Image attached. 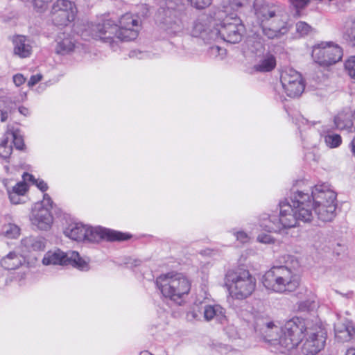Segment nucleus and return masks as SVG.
I'll return each mask as SVG.
<instances>
[{
	"mask_svg": "<svg viewBox=\"0 0 355 355\" xmlns=\"http://www.w3.org/2000/svg\"><path fill=\"white\" fill-rule=\"evenodd\" d=\"M141 28V22L137 16L126 13L119 21V26L110 20L103 24H96L92 27V37L96 40L107 42L114 49L118 41L135 40Z\"/></svg>",
	"mask_w": 355,
	"mask_h": 355,
	"instance_id": "f257e3e1",
	"label": "nucleus"
},
{
	"mask_svg": "<svg viewBox=\"0 0 355 355\" xmlns=\"http://www.w3.org/2000/svg\"><path fill=\"white\" fill-rule=\"evenodd\" d=\"M304 328V319L294 317L280 327L272 321L266 322L261 328L264 339L284 353L297 348L300 342L302 329Z\"/></svg>",
	"mask_w": 355,
	"mask_h": 355,
	"instance_id": "f03ea898",
	"label": "nucleus"
},
{
	"mask_svg": "<svg viewBox=\"0 0 355 355\" xmlns=\"http://www.w3.org/2000/svg\"><path fill=\"white\" fill-rule=\"evenodd\" d=\"M288 259L291 267L286 261V265L272 267L264 274L262 282L267 290L285 293L293 292L298 287L299 279L295 270L298 266V261L293 257Z\"/></svg>",
	"mask_w": 355,
	"mask_h": 355,
	"instance_id": "7ed1b4c3",
	"label": "nucleus"
},
{
	"mask_svg": "<svg viewBox=\"0 0 355 355\" xmlns=\"http://www.w3.org/2000/svg\"><path fill=\"white\" fill-rule=\"evenodd\" d=\"M156 285L162 295L178 304L191 290L190 280L181 273L169 272L161 275L156 279Z\"/></svg>",
	"mask_w": 355,
	"mask_h": 355,
	"instance_id": "20e7f679",
	"label": "nucleus"
},
{
	"mask_svg": "<svg viewBox=\"0 0 355 355\" xmlns=\"http://www.w3.org/2000/svg\"><path fill=\"white\" fill-rule=\"evenodd\" d=\"M225 286L232 298L244 300L255 290L256 279L248 270H230L225 275Z\"/></svg>",
	"mask_w": 355,
	"mask_h": 355,
	"instance_id": "39448f33",
	"label": "nucleus"
},
{
	"mask_svg": "<svg viewBox=\"0 0 355 355\" xmlns=\"http://www.w3.org/2000/svg\"><path fill=\"white\" fill-rule=\"evenodd\" d=\"M314 211L322 221H331L336 216V193L328 184H317L312 189Z\"/></svg>",
	"mask_w": 355,
	"mask_h": 355,
	"instance_id": "423d86ee",
	"label": "nucleus"
},
{
	"mask_svg": "<svg viewBox=\"0 0 355 355\" xmlns=\"http://www.w3.org/2000/svg\"><path fill=\"white\" fill-rule=\"evenodd\" d=\"M218 24L216 19L211 21V26L214 28L209 32L210 39L221 38L224 41L235 44L241 40L244 33V26L239 18L232 16H225Z\"/></svg>",
	"mask_w": 355,
	"mask_h": 355,
	"instance_id": "0eeeda50",
	"label": "nucleus"
},
{
	"mask_svg": "<svg viewBox=\"0 0 355 355\" xmlns=\"http://www.w3.org/2000/svg\"><path fill=\"white\" fill-rule=\"evenodd\" d=\"M304 328L302 329L300 342L303 343L300 347L302 355H315L322 350L325 345L327 332L318 324H313L304 319Z\"/></svg>",
	"mask_w": 355,
	"mask_h": 355,
	"instance_id": "6e6552de",
	"label": "nucleus"
},
{
	"mask_svg": "<svg viewBox=\"0 0 355 355\" xmlns=\"http://www.w3.org/2000/svg\"><path fill=\"white\" fill-rule=\"evenodd\" d=\"M254 14L260 23L268 24L272 28L280 30V33L288 31V15L286 12L270 6L262 0H257L254 4Z\"/></svg>",
	"mask_w": 355,
	"mask_h": 355,
	"instance_id": "1a4fd4ad",
	"label": "nucleus"
},
{
	"mask_svg": "<svg viewBox=\"0 0 355 355\" xmlns=\"http://www.w3.org/2000/svg\"><path fill=\"white\" fill-rule=\"evenodd\" d=\"M89 261L80 257L76 251L64 252L60 249L48 251L42 259L44 266L49 265H71L80 270L89 269Z\"/></svg>",
	"mask_w": 355,
	"mask_h": 355,
	"instance_id": "9d476101",
	"label": "nucleus"
},
{
	"mask_svg": "<svg viewBox=\"0 0 355 355\" xmlns=\"http://www.w3.org/2000/svg\"><path fill=\"white\" fill-rule=\"evenodd\" d=\"M311 55L319 65L329 67L342 60L343 50L335 42H321L313 46Z\"/></svg>",
	"mask_w": 355,
	"mask_h": 355,
	"instance_id": "9b49d317",
	"label": "nucleus"
},
{
	"mask_svg": "<svg viewBox=\"0 0 355 355\" xmlns=\"http://www.w3.org/2000/svg\"><path fill=\"white\" fill-rule=\"evenodd\" d=\"M280 80L285 93L291 98L300 96L304 90L305 84L301 74L293 69L283 70Z\"/></svg>",
	"mask_w": 355,
	"mask_h": 355,
	"instance_id": "f8f14e48",
	"label": "nucleus"
},
{
	"mask_svg": "<svg viewBox=\"0 0 355 355\" xmlns=\"http://www.w3.org/2000/svg\"><path fill=\"white\" fill-rule=\"evenodd\" d=\"M76 14V6L69 0L55 1L51 10L52 20L58 26H67L74 20Z\"/></svg>",
	"mask_w": 355,
	"mask_h": 355,
	"instance_id": "ddd939ff",
	"label": "nucleus"
},
{
	"mask_svg": "<svg viewBox=\"0 0 355 355\" xmlns=\"http://www.w3.org/2000/svg\"><path fill=\"white\" fill-rule=\"evenodd\" d=\"M291 202L294 204L299 222L309 223L313 220L314 202L308 193L301 191L294 193L291 196Z\"/></svg>",
	"mask_w": 355,
	"mask_h": 355,
	"instance_id": "4468645a",
	"label": "nucleus"
},
{
	"mask_svg": "<svg viewBox=\"0 0 355 355\" xmlns=\"http://www.w3.org/2000/svg\"><path fill=\"white\" fill-rule=\"evenodd\" d=\"M85 239L89 242H98L102 239L110 241H124L129 238L127 235L114 230L101 227H92L87 226Z\"/></svg>",
	"mask_w": 355,
	"mask_h": 355,
	"instance_id": "2eb2a0df",
	"label": "nucleus"
},
{
	"mask_svg": "<svg viewBox=\"0 0 355 355\" xmlns=\"http://www.w3.org/2000/svg\"><path fill=\"white\" fill-rule=\"evenodd\" d=\"M279 219L282 225V229H289L296 227L299 223L297 215L291 198L282 201L279 203Z\"/></svg>",
	"mask_w": 355,
	"mask_h": 355,
	"instance_id": "dca6fc26",
	"label": "nucleus"
},
{
	"mask_svg": "<svg viewBox=\"0 0 355 355\" xmlns=\"http://www.w3.org/2000/svg\"><path fill=\"white\" fill-rule=\"evenodd\" d=\"M30 220L33 225L41 230H48L51 228L53 217L48 207L42 205H35Z\"/></svg>",
	"mask_w": 355,
	"mask_h": 355,
	"instance_id": "f3484780",
	"label": "nucleus"
},
{
	"mask_svg": "<svg viewBox=\"0 0 355 355\" xmlns=\"http://www.w3.org/2000/svg\"><path fill=\"white\" fill-rule=\"evenodd\" d=\"M78 46L70 35L60 33L55 40V51L57 54L65 55L73 52Z\"/></svg>",
	"mask_w": 355,
	"mask_h": 355,
	"instance_id": "a211bd4d",
	"label": "nucleus"
},
{
	"mask_svg": "<svg viewBox=\"0 0 355 355\" xmlns=\"http://www.w3.org/2000/svg\"><path fill=\"white\" fill-rule=\"evenodd\" d=\"M46 247L45 239L39 236H26L21 239L20 250L22 253L43 251Z\"/></svg>",
	"mask_w": 355,
	"mask_h": 355,
	"instance_id": "6ab92c4d",
	"label": "nucleus"
},
{
	"mask_svg": "<svg viewBox=\"0 0 355 355\" xmlns=\"http://www.w3.org/2000/svg\"><path fill=\"white\" fill-rule=\"evenodd\" d=\"M33 42L29 38L18 35L13 40L14 53L19 58H28L33 51Z\"/></svg>",
	"mask_w": 355,
	"mask_h": 355,
	"instance_id": "aec40b11",
	"label": "nucleus"
},
{
	"mask_svg": "<svg viewBox=\"0 0 355 355\" xmlns=\"http://www.w3.org/2000/svg\"><path fill=\"white\" fill-rule=\"evenodd\" d=\"M334 331L337 340L342 343L351 340L355 335V329L349 321L337 323Z\"/></svg>",
	"mask_w": 355,
	"mask_h": 355,
	"instance_id": "412c9836",
	"label": "nucleus"
},
{
	"mask_svg": "<svg viewBox=\"0 0 355 355\" xmlns=\"http://www.w3.org/2000/svg\"><path fill=\"white\" fill-rule=\"evenodd\" d=\"M87 225L81 223H74L69 224L64 230V235L74 241H85L87 235Z\"/></svg>",
	"mask_w": 355,
	"mask_h": 355,
	"instance_id": "4be33fe9",
	"label": "nucleus"
},
{
	"mask_svg": "<svg viewBox=\"0 0 355 355\" xmlns=\"http://www.w3.org/2000/svg\"><path fill=\"white\" fill-rule=\"evenodd\" d=\"M259 225L263 231L268 232H280L282 230L279 218L275 216H270L266 214L261 216Z\"/></svg>",
	"mask_w": 355,
	"mask_h": 355,
	"instance_id": "5701e85b",
	"label": "nucleus"
},
{
	"mask_svg": "<svg viewBox=\"0 0 355 355\" xmlns=\"http://www.w3.org/2000/svg\"><path fill=\"white\" fill-rule=\"evenodd\" d=\"M25 262L24 255L16 252H10L0 261L1 266L6 270H16Z\"/></svg>",
	"mask_w": 355,
	"mask_h": 355,
	"instance_id": "b1692460",
	"label": "nucleus"
},
{
	"mask_svg": "<svg viewBox=\"0 0 355 355\" xmlns=\"http://www.w3.org/2000/svg\"><path fill=\"white\" fill-rule=\"evenodd\" d=\"M203 314L204 318L207 321L214 319L220 323L226 321L225 310L219 304L205 306Z\"/></svg>",
	"mask_w": 355,
	"mask_h": 355,
	"instance_id": "393cba45",
	"label": "nucleus"
},
{
	"mask_svg": "<svg viewBox=\"0 0 355 355\" xmlns=\"http://www.w3.org/2000/svg\"><path fill=\"white\" fill-rule=\"evenodd\" d=\"M352 113L349 111H343L338 114L334 119L336 127L339 130H347L349 132H354L355 128L352 122Z\"/></svg>",
	"mask_w": 355,
	"mask_h": 355,
	"instance_id": "a878e982",
	"label": "nucleus"
},
{
	"mask_svg": "<svg viewBox=\"0 0 355 355\" xmlns=\"http://www.w3.org/2000/svg\"><path fill=\"white\" fill-rule=\"evenodd\" d=\"M28 191V185L26 181H21L17 182L12 187L7 188V192L9 196V199L12 204L17 205L21 203V196L26 194Z\"/></svg>",
	"mask_w": 355,
	"mask_h": 355,
	"instance_id": "bb28decb",
	"label": "nucleus"
},
{
	"mask_svg": "<svg viewBox=\"0 0 355 355\" xmlns=\"http://www.w3.org/2000/svg\"><path fill=\"white\" fill-rule=\"evenodd\" d=\"M220 6L223 10H218L214 17L219 21L225 16L234 15L232 11L241 7V2L240 0H220Z\"/></svg>",
	"mask_w": 355,
	"mask_h": 355,
	"instance_id": "cd10ccee",
	"label": "nucleus"
},
{
	"mask_svg": "<svg viewBox=\"0 0 355 355\" xmlns=\"http://www.w3.org/2000/svg\"><path fill=\"white\" fill-rule=\"evenodd\" d=\"M275 66V57L272 54L267 53L259 57L257 64L254 66V69L259 72H268L272 71Z\"/></svg>",
	"mask_w": 355,
	"mask_h": 355,
	"instance_id": "c85d7f7f",
	"label": "nucleus"
},
{
	"mask_svg": "<svg viewBox=\"0 0 355 355\" xmlns=\"http://www.w3.org/2000/svg\"><path fill=\"white\" fill-rule=\"evenodd\" d=\"M343 36L355 45V16L349 17L344 24Z\"/></svg>",
	"mask_w": 355,
	"mask_h": 355,
	"instance_id": "c756f323",
	"label": "nucleus"
},
{
	"mask_svg": "<svg viewBox=\"0 0 355 355\" xmlns=\"http://www.w3.org/2000/svg\"><path fill=\"white\" fill-rule=\"evenodd\" d=\"M1 234L7 239H17L20 235V228L15 224L7 223L3 225Z\"/></svg>",
	"mask_w": 355,
	"mask_h": 355,
	"instance_id": "7c9ffc66",
	"label": "nucleus"
},
{
	"mask_svg": "<svg viewBox=\"0 0 355 355\" xmlns=\"http://www.w3.org/2000/svg\"><path fill=\"white\" fill-rule=\"evenodd\" d=\"M12 152V145L9 137L4 135V138L0 143V157L7 159Z\"/></svg>",
	"mask_w": 355,
	"mask_h": 355,
	"instance_id": "2f4dec72",
	"label": "nucleus"
},
{
	"mask_svg": "<svg viewBox=\"0 0 355 355\" xmlns=\"http://www.w3.org/2000/svg\"><path fill=\"white\" fill-rule=\"evenodd\" d=\"M6 136H11L12 141L15 148L19 150H21L24 148V139L21 136H20L17 130H14V128L8 125L7 130L6 131Z\"/></svg>",
	"mask_w": 355,
	"mask_h": 355,
	"instance_id": "473e14b6",
	"label": "nucleus"
},
{
	"mask_svg": "<svg viewBox=\"0 0 355 355\" xmlns=\"http://www.w3.org/2000/svg\"><path fill=\"white\" fill-rule=\"evenodd\" d=\"M262 31L264 35H266L268 39H275L279 38L281 35H284L285 33H280V30L278 28H272L271 26L268 25V24L266 23H260Z\"/></svg>",
	"mask_w": 355,
	"mask_h": 355,
	"instance_id": "72a5a7b5",
	"label": "nucleus"
},
{
	"mask_svg": "<svg viewBox=\"0 0 355 355\" xmlns=\"http://www.w3.org/2000/svg\"><path fill=\"white\" fill-rule=\"evenodd\" d=\"M324 139L326 145L331 148H337L342 143V138L338 134L329 133L324 135Z\"/></svg>",
	"mask_w": 355,
	"mask_h": 355,
	"instance_id": "f704fd0d",
	"label": "nucleus"
},
{
	"mask_svg": "<svg viewBox=\"0 0 355 355\" xmlns=\"http://www.w3.org/2000/svg\"><path fill=\"white\" fill-rule=\"evenodd\" d=\"M22 177L24 181L32 182L33 184H35L37 187L42 191H45L48 189L46 183H45L42 180L35 179L32 175L29 173H24Z\"/></svg>",
	"mask_w": 355,
	"mask_h": 355,
	"instance_id": "c9c22d12",
	"label": "nucleus"
},
{
	"mask_svg": "<svg viewBox=\"0 0 355 355\" xmlns=\"http://www.w3.org/2000/svg\"><path fill=\"white\" fill-rule=\"evenodd\" d=\"M344 67L347 74L355 80V55L350 56L345 60Z\"/></svg>",
	"mask_w": 355,
	"mask_h": 355,
	"instance_id": "e433bc0d",
	"label": "nucleus"
},
{
	"mask_svg": "<svg viewBox=\"0 0 355 355\" xmlns=\"http://www.w3.org/2000/svg\"><path fill=\"white\" fill-rule=\"evenodd\" d=\"M270 233L268 232H260L257 236V241L266 245L274 244L276 239Z\"/></svg>",
	"mask_w": 355,
	"mask_h": 355,
	"instance_id": "4c0bfd02",
	"label": "nucleus"
},
{
	"mask_svg": "<svg viewBox=\"0 0 355 355\" xmlns=\"http://www.w3.org/2000/svg\"><path fill=\"white\" fill-rule=\"evenodd\" d=\"M52 0H31L34 9L38 12H44Z\"/></svg>",
	"mask_w": 355,
	"mask_h": 355,
	"instance_id": "58836bf2",
	"label": "nucleus"
},
{
	"mask_svg": "<svg viewBox=\"0 0 355 355\" xmlns=\"http://www.w3.org/2000/svg\"><path fill=\"white\" fill-rule=\"evenodd\" d=\"M207 29L205 28L204 24L200 21L198 20L194 22L193 30H192V35L195 37L198 36H202L203 35L207 33Z\"/></svg>",
	"mask_w": 355,
	"mask_h": 355,
	"instance_id": "ea45409f",
	"label": "nucleus"
},
{
	"mask_svg": "<svg viewBox=\"0 0 355 355\" xmlns=\"http://www.w3.org/2000/svg\"><path fill=\"white\" fill-rule=\"evenodd\" d=\"M188 2L191 4V6L193 8L198 9V10H202L208 6H209L211 3L212 0H187Z\"/></svg>",
	"mask_w": 355,
	"mask_h": 355,
	"instance_id": "a19ab883",
	"label": "nucleus"
},
{
	"mask_svg": "<svg viewBox=\"0 0 355 355\" xmlns=\"http://www.w3.org/2000/svg\"><path fill=\"white\" fill-rule=\"evenodd\" d=\"M247 44L251 52L257 53L261 52L263 49V44L260 40L254 42L252 39H249L247 42Z\"/></svg>",
	"mask_w": 355,
	"mask_h": 355,
	"instance_id": "79ce46f5",
	"label": "nucleus"
},
{
	"mask_svg": "<svg viewBox=\"0 0 355 355\" xmlns=\"http://www.w3.org/2000/svg\"><path fill=\"white\" fill-rule=\"evenodd\" d=\"M315 306V302L313 300H302L299 302L298 308L302 311H309Z\"/></svg>",
	"mask_w": 355,
	"mask_h": 355,
	"instance_id": "37998d69",
	"label": "nucleus"
},
{
	"mask_svg": "<svg viewBox=\"0 0 355 355\" xmlns=\"http://www.w3.org/2000/svg\"><path fill=\"white\" fill-rule=\"evenodd\" d=\"M234 235L238 241L243 244L249 243L252 239L251 236L243 230L234 232Z\"/></svg>",
	"mask_w": 355,
	"mask_h": 355,
	"instance_id": "c03bdc74",
	"label": "nucleus"
},
{
	"mask_svg": "<svg viewBox=\"0 0 355 355\" xmlns=\"http://www.w3.org/2000/svg\"><path fill=\"white\" fill-rule=\"evenodd\" d=\"M201 313L198 306H195L187 313V318L189 321L198 320L200 319Z\"/></svg>",
	"mask_w": 355,
	"mask_h": 355,
	"instance_id": "a18cd8bd",
	"label": "nucleus"
},
{
	"mask_svg": "<svg viewBox=\"0 0 355 355\" xmlns=\"http://www.w3.org/2000/svg\"><path fill=\"white\" fill-rule=\"evenodd\" d=\"M311 30V26L304 21H299L296 24V31L301 35H307Z\"/></svg>",
	"mask_w": 355,
	"mask_h": 355,
	"instance_id": "49530a36",
	"label": "nucleus"
},
{
	"mask_svg": "<svg viewBox=\"0 0 355 355\" xmlns=\"http://www.w3.org/2000/svg\"><path fill=\"white\" fill-rule=\"evenodd\" d=\"M225 53V50L218 46H213L210 48V55L211 56L220 57V58H223Z\"/></svg>",
	"mask_w": 355,
	"mask_h": 355,
	"instance_id": "de8ad7c7",
	"label": "nucleus"
},
{
	"mask_svg": "<svg viewBox=\"0 0 355 355\" xmlns=\"http://www.w3.org/2000/svg\"><path fill=\"white\" fill-rule=\"evenodd\" d=\"M4 102L0 101V116H1V121L5 122L8 117V114L10 112V110L8 108H3Z\"/></svg>",
	"mask_w": 355,
	"mask_h": 355,
	"instance_id": "09e8293b",
	"label": "nucleus"
},
{
	"mask_svg": "<svg viewBox=\"0 0 355 355\" xmlns=\"http://www.w3.org/2000/svg\"><path fill=\"white\" fill-rule=\"evenodd\" d=\"M52 200L50 196L48 194H44L43 200L41 202L37 203L36 205H42L44 207H48L49 209V211H51V209L52 208Z\"/></svg>",
	"mask_w": 355,
	"mask_h": 355,
	"instance_id": "8fccbe9b",
	"label": "nucleus"
},
{
	"mask_svg": "<svg viewBox=\"0 0 355 355\" xmlns=\"http://www.w3.org/2000/svg\"><path fill=\"white\" fill-rule=\"evenodd\" d=\"M13 83L17 87H19L26 82V78L21 73H17L13 76Z\"/></svg>",
	"mask_w": 355,
	"mask_h": 355,
	"instance_id": "3c124183",
	"label": "nucleus"
},
{
	"mask_svg": "<svg viewBox=\"0 0 355 355\" xmlns=\"http://www.w3.org/2000/svg\"><path fill=\"white\" fill-rule=\"evenodd\" d=\"M42 78V75L41 73H37L35 75H33L28 82V87H33L37 83H38Z\"/></svg>",
	"mask_w": 355,
	"mask_h": 355,
	"instance_id": "603ef678",
	"label": "nucleus"
},
{
	"mask_svg": "<svg viewBox=\"0 0 355 355\" xmlns=\"http://www.w3.org/2000/svg\"><path fill=\"white\" fill-rule=\"evenodd\" d=\"M290 1L297 8H303L309 3V0H290Z\"/></svg>",
	"mask_w": 355,
	"mask_h": 355,
	"instance_id": "864d4df0",
	"label": "nucleus"
},
{
	"mask_svg": "<svg viewBox=\"0 0 355 355\" xmlns=\"http://www.w3.org/2000/svg\"><path fill=\"white\" fill-rule=\"evenodd\" d=\"M349 148L353 156L355 157V137L353 138V139L349 144Z\"/></svg>",
	"mask_w": 355,
	"mask_h": 355,
	"instance_id": "5fc2aeb1",
	"label": "nucleus"
},
{
	"mask_svg": "<svg viewBox=\"0 0 355 355\" xmlns=\"http://www.w3.org/2000/svg\"><path fill=\"white\" fill-rule=\"evenodd\" d=\"M19 112L24 116H28L30 114L28 109L25 107H19Z\"/></svg>",
	"mask_w": 355,
	"mask_h": 355,
	"instance_id": "6e6d98bb",
	"label": "nucleus"
},
{
	"mask_svg": "<svg viewBox=\"0 0 355 355\" xmlns=\"http://www.w3.org/2000/svg\"><path fill=\"white\" fill-rule=\"evenodd\" d=\"M344 355H355V346L348 348Z\"/></svg>",
	"mask_w": 355,
	"mask_h": 355,
	"instance_id": "4d7b16f0",
	"label": "nucleus"
},
{
	"mask_svg": "<svg viewBox=\"0 0 355 355\" xmlns=\"http://www.w3.org/2000/svg\"><path fill=\"white\" fill-rule=\"evenodd\" d=\"M352 116H353L354 118H355V110H354V112L352 114Z\"/></svg>",
	"mask_w": 355,
	"mask_h": 355,
	"instance_id": "13d9d810",
	"label": "nucleus"
}]
</instances>
